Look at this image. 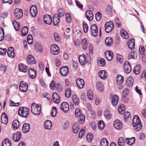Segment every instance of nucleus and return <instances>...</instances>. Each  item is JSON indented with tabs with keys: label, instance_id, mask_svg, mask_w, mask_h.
I'll use <instances>...</instances> for the list:
<instances>
[{
	"label": "nucleus",
	"instance_id": "nucleus-7",
	"mask_svg": "<svg viewBox=\"0 0 146 146\" xmlns=\"http://www.w3.org/2000/svg\"><path fill=\"white\" fill-rule=\"evenodd\" d=\"M90 32L91 35L95 37L98 34V29L96 25L94 24L91 25Z\"/></svg>",
	"mask_w": 146,
	"mask_h": 146
},
{
	"label": "nucleus",
	"instance_id": "nucleus-20",
	"mask_svg": "<svg viewBox=\"0 0 146 146\" xmlns=\"http://www.w3.org/2000/svg\"><path fill=\"white\" fill-rule=\"evenodd\" d=\"M28 73L30 78L32 79L34 78L36 76V72L34 68H29Z\"/></svg>",
	"mask_w": 146,
	"mask_h": 146
},
{
	"label": "nucleus",
	"instance_id": "nucleus-13",
	"mask_svg": "<svg viewBox=\"0 0 146 146\" xmlns=\"http://www.w3.org/2000/svg\"><path fill=\"white\" fill-rule=\"evenodd\" d=\"M30 13L31 15L34 17H35L37 13V9L35 5H32L30 9Z\"/></svg>",
	"mask_w": 146,
	"mask_h": 146
},
{
	"label": "nucleus",
	"instance_id": "nucleus-29",
	"mask_svg": "<svg viewBox=\"0 0 146 146\" xmlns=\"http://www.w3.org/2000/svg\"><path fill=\"white\" fill-rule=\"evenodd\" d=\"M120 34L121 36L125 39H128L129 38L128 34L123 29H122L120 30Z\"/></svg>",
	"mask_w": 146,
	"mask_h": 146
},
{
	"label": "nucleus",
	"instance_id": "nucleus-11",
	"mask_svg": "<svg viewBox=\"0 0 146 146\" xmlns=\"http://www.w3.org/2000/svg\"><path fill=\"white\" fill-rule=\"evenodd\" d=\"M22 10L21 9H17L15 11V15L16 18L19 19L23 16Z\"/></svg>",
	"mask_w": 146,
	"mask_h": 146
},
{
	"label": "nucleus",
	"instance_id": "nucleus-39",
	"mask_svg": "<svg viewBox=\"0 0 146 146\" xmlns=\"http://www.w3.org/2000/svg\"><path fill=\"white\" fill-rule=\"evenodd\" d=\"M35 49L38 52H41L43 50L42 46L39 43H36L35 45Z\"/></svg>",
	"mask_w": 146,
	"mask_h": 146
},
{
	"label": "nucleus",
	"instance_id": "nucleus-53",
	"mask_svg": "<svg viewBox=\"0 0 146 146\" xmlns=\"http://www.w3.org/2000/svg\"><path fill=\"white\" fill-rule=\"evenodd\" d=\"M84 31L85 33H87L88 30V26L84 21L83 22Z\"/></svg>",
	"mask_w": 146,
	"mask_h": 146
},
{
	"label": "nucleus",
	"instance_id": "nucleus-45",
	"mask_svg": "<svg viewBox=\"0 0 146 146\" xmlns=\"http://www.w3.org/2000/svg\"><path fill=\"white\" fill-rule=\"evenodd\" d=\"M19 123L18 120H15L13 121L12 126L14 129H17L19 127Z\"/></svg>",
	"mask_w": 146,
	"mask_h": 146
},
{
	"label": "nucleus",
	"instance_id": "nucleus-17",
	"mask_svg": "<svg viewBox=\"0 0 146 146\" xmlns=\"http://www.w3.org/2000/svg\"><path fill=\"white\" fill-rule=\"evenodd\" d=\"M124 68L125 71L127 74L130 72L131 71V67L130 63L128 61H126L124 63Z\"/></svg>",
	"mask_w": 146,
	"mask_h": 146
},
{
	"label": "nucleus",
	"instance_id": "nucleus-54",
	"mask_svg": "<svg viewBox=\"0 0 146 146\" xmlns=\"http://www.w3.org/2000/svg\"><path fill=\"white\" fill-rule=\"evenodd\" d=\"M98 63L100 66H103L106 64L105 60L104 58H101L100 60L98 62Z\"/></svg>",
	"mask_w": 146,
	"mask_h": 146
},
{
	"label": "nucleus",
	"instance_id": "nucleus-6",
	"mask_svg": "<svg viewBox=\"0 0 146 146\" xmlns=\"http://www.w3.org/2000/svg\"><path fill=\"white\" fill-rule=\"evenodd\" d=\"M114 27V25L111 21L107 22L105 25V30L107 33L111 32Z\"/></svg>",
	"mask_w": 146,
	"mask_h": 146
},
{
	"label": "nucleus",
	"instance_id": "nucleus-62",
	"mask_svg": "<svg viewBox=\"0 0 146 146\" xmlns=\"http://www.w3.org/2000/svg\"><path fill=\"white\" fill-rule=\"evenodd\" d=\"M135 54V52H132L128 56L129 59L133 58L135 59L137 56Z\"/></svg>",
	"mask_w": 146,
	"mask_h": 146
},
{
	"label": "nucleus",
	"instance_id": "nucleus-1",
	"mask_svg": "<svg viewBox=\"0 0 146 146\" xmlns=\"http://www.w3.org/2000/svg\"><path fill=\"white\" fill-rule=\"evenodd\" d=\"M132 125L135 127V129L137 131H139L142 128V124L138 115H135L134 116L133 119Z\"/></svg>",
	"mask_w": 146,
	"mask_h": 146
},
{
	"label": "nucleus",
	"instance_id": "nucleus-16",
	"mask_svg": "<svg viewBox=\"0 0 146 146\" xmlns=\"http://www.w3.org/2000/svg\"><path fill=\"white\" fill-rule=\"evenodd\" d=\"M21 137V133L20 131H17L13 135V139L15 142H17L20 140Z\"/></svg>",
	"mask_w": 146,
	"mask_h": 146
},
{
	"label": "nucleus",
	"instance_id": "nucleus-14",
	"mask_svg": "<svg viewBox=\"0 0 146 146\" xmlns=\"http://www.w3.org/2000/svg\"><path fill=\"white\" fill-rule=\"evenodd\" d=\"M44 21L46 24L50 25L52 21L51 16L47 14L45 15L44 17Z\"/></svg>",
	"mask_w": 146,
	"mask_h": 146
},
{
	"label": "nucleus",
	"instance_id": "nucleus-63",
	"mask_svg": "<svg viewBox=\"0 0 146 146\" xmlns=\"http://www.w3.org/2000/svg\"><path fill=\"white\" fill-rule=\"evenodd\" d=\"M7 52V49L6 48H0V54L4 55Z\"/></svg>",
	"mask_w": 146,
	"mask_h": 146
},
{
	"label": "nucleus",
	"instance_id": "nucleus-43",
	"mask_svg": "<svg viewBox=\"0 0 146 146\" xmlns=\"http://www.w3.org/2000/svg\"><path fill=\"white\" fill-rule=\"evenodd\" d=\"M105 126V124L103 121L100 120L98 123V126L99 129L100 130H103L104 129Z\"/></svg>",
	"mask_w": 146,
	"mask_h": 146
},
{
	"label": "nucleus",
	"instance_id": "nucleus-3",
	"mask_svg": "<svg viewBox=\"0 0 146 146\" xmlns=\"http://www.w3.org/2000/svg\"><path fill=\"white\" fill-rule=\"evenodd\" d=\"M75 116L80 118L78 122L80 124L83 123L85 120V116L84 114H82V111L79 108L76 109L75 111Z\"/></svg>",
	"mask_w": 146,
	"mask_h": 146
},
{
	"label": "nucleus",
	"instance_id": "nucleus-44",
	"mask_svg": "<svg viewBox=\"0 0 146 146\" xmlns=\"http://www.w3.org/2000/svg\"><path fill=\"white\" fill-rule=\"evenodd\" d=\"M97 89L100 91H102L104 89V87L102 83L100 82H98L96 84Z\"/></svg>",
	"mask_w": 146,
	"mask_h": 146
},
{
	"label": "nucleus",
	"instance_id": "nucleus-15",
	"mask_svg": "<svg viewBox=\"0 0 146 146\" xmlns=\"http://www.w3.org/2000/svg\"><path fill=\"white\" fill-rule=\"evenodd\" d=\"M60 17L57 14H54L53 17V23L54 26H57L60 22Z\"/></svg>",
	"mask_w": 146,
	"mask_h": 146
},
{
	"label": "nucleus",
	"instance_id": "nucleus-59",
	"mask_svg": "<svg viewBox=\"0 0 146 146\" xmlns=\"http://www.w3.org/2000/svg\"><path fill=\"white\" fill-rule=\"evenodd\" d=\"M124 139L122 137L119 138V146H124Z\"/></svg>",
	"mask_w": 146,
	"mask_h": 146
},
{
	"label": "nucleus",
	"instance_id": "nucleus-9",
	"mask_svg": "<svg viewBox=\"0 0 146 146\" xmlns=\"http://www.w3.org/2000/svg\"><path fill=\"white\" fill-rule=\"evenodd\" d=\"M50 50L52 53L54 55H56L59 53V48L57 45L53 44L51 46Z\"/></svg>",
	"mask_w": 146,
	"mask_h": 146
},
{
	"label": "nucleus",
	"instance_id": "nucleus-28",
	"mask_svg": "<svg viewBox=\"0 0 146 146\" xmlns=\"http://www.w3.org/2000/svg\"><path fill=\"white\" fill-rule=\"evenodd\" d=\"M30 125L29 124L27 123H25L24 124L23 126V131L24 133L28 132L30 130Z\"/></svg>",
	"mask_w": 146,
	"mask_h": 146
},
{
	"label": "nucleus",
	"instance_id": "nucleus-55",
	"mask_svg": "<svg viewBox=\"0 0 146 146\" xmlns=\"http://www.w3.org/2000/svg\"><path fill=\"white\" fill-rule=\"evenodd\" d=\"M7 67L5 65L2 64L0 66V71L2 72L3 73H4L6 71Z\"/></svg>",
	"mask_w": 146,
	"mask_h": 146
},
{
	"label": "nucleus",
	"instance_id": "nucleus-21",
	"mask_svg": "<svg viewBox=\"0 0 146 146\" xmlns=\"http://www.w3.org/2000/svg\"><path fill=\"white\" fill-rule=\"evenodd\" d=\"M134 80L133 77L131 76H129L127 79L126 82V84L127 86L131 87L133 84Z\"/></svg>",
	"mask_w": 146,
	"mask_h": 146
},
{
	"label": "nucleus",
	"instance_id": "nucleus-52",
	"mask_svg": "<svg viewBox=\"0 0 146 146\" xmlns=\"http://www.w3.org/2000/svg\"><path fill=\"white\" fill-rule=\"evenodd\" d=\"M129 90L127 88H125L123 92V96L124 98L127 96L129 94Z\"/></svg>",
	"mask_w": 146,
	"mask_h": 146
},
{
	"label": "nucleus",
	"instance_id": "nucleus-35",
	"mask_svg": "<svg viewBox=\"0 0 146 146\" xmlns=\"http://www.w3.org/2000/svg\"><path fill=\"white\" fill-rule=\"evenodd\" d=\"M80 127L78 124L77 123H74L73 126V130L75 133H77L79 130Z\"/></svg>",
	"mask_w": 146,
	"mask_h": 146
},
{
	"label": "nucleus",
	"instance_id": "nucleus-64",
	"mask_svg": "<svg viewBox=\"0 0 146 146\" xmlns=\"http://www.w3.org/2000/svg\"><path fill=\"white\" fill-rule=\"evenodd\" d=\"M95 17L97 21H100L101 18V13L99 12H98L96 14Z\"/></svg>",
	"mask_w": 146,
	"mask_h": 146
},
{
	"label": "nucleus",
	"instance_id": "nucleus-23",
	"mask_svg": "<svg viewBox=\"0 0 146 146\" xmlns=\"http://www.w3.org/2000/svg\"><path fill=\"white\" fill-rule=\"evenodd\" d=\"M99 75L100 78L102 79L105 80L107 78L108 74L105 70H101L99 71Z\"/></svg>",
	"mask_w": 146,
	"mask_h": 146
},
{
	"label": "nucleus",
	"instance_id": "nucleus-25",
	"mask_svg": "<svg viewBox=\"0 0 146 146\" xmlns=\"http://www.w3.org/2000/svg\"><path fill=\"white\" fill-rule=\"evenodd\" d=\"M19 69L20 72L25 73L27 71L28 67L24 64H20L19 65Z\"/></svg>",
	"mask_w": 146,
	"mask_h": 146
},
{
	"label": "nucleus",
	"instance_id": "nucleus-48",
	"mask_svg": "<svg viewBox=\"0 0 146 146\" xmlns=\"http://www.w3.org/2000/svg\"><path fill=\"white\" fill-rule=\"evenodd\" d=\"M100 144L101 146H108V143L107 139L104 138L101 139Z\"/></svg>",
	"mask_w": 146,
	"mask_h": 146
},
{
	"label": "nucleus",
	"instance_id": "nucleus-37",
	"mask_svg": "<svg viewBox=\"0 0 146 146\" xmlns=\"http://www.w3.org/2000/svg\"><path fill=\"white\" fill-rule=\"evenodd\" d=\"M131 114L130 112L127 111L124 114V120L125 122H127L131 119Z\"/></svg>",
	"mask_w": 146,
	"mask_h": 146
},
{
	"label": "nucleus",
	"instance_id": "nucleus-58",
	"mask_svg": "<svg viewBox=\"0 0 146 146\" xmlns=\"http://www.w3.org/2000/svg\"><path fill=\"white\" fill-rule=\"evenodd\" d=\"M87 96L88 98L90 100H92L93 99V93L91 90L88 91V92Z\"/></svg>",
	"mask_w": 146,
	"mask_h": 146
},
{
	"label": "nucleus",
	"instance_id": "nucleus-5",
	"mask_svg": "<svg viewBox=\"0 0 146 146\" xmlns=\"http://www.w3.org/2000/svg\"><path fill=\"white\" fill-rule=\"evenodd\" d=\"M29 114V109L25 107H21L18 111V114L21 117L26 118Z\"/></svg>",
	"mask_w": 146,
	"mask_h": 146
},
{
	"label": "nucleus",
	"instance_id": "nucleus-41",
	"mask_svg": "<svg viewBox=\"0 0 146 146\" xmlns=\"http://www.w3.org/2000/svg\"><path fill=\"white\" fill-rule=\"evenodd\" d=\"M28 32V28L27 26L23 27L22 29L21 35L22 36H26Z\"/></svg>",
	"mask_w": 146,
	"mask_h": 146
},
{
	"label": "nucleus",
	"instance_id": "nucleus-30",
	"mask_svg": "<svg viewBox=\"0 0 146 146\" xmlns=\"http://www.w3.org/2000/svg\"><path fill=\"white\" fill-rule=\"evenodd\" d=\"M1 121L2 123L6 124L8 122V117L4 113H3L1 117Z\"/></svg>",
	"mask_w": 146,
	"mask_h": 146
},
{
	"label": "nucleus",
	"instance_id": "nucleus-2",
	"mask_svg": "<svg viewBox=\"0 0 146 146\" xmlns=\"http://www.w3.org/2000/svg\"><path fill=\"white\" fill-rule=\"evenodd\" d=\"M31 111L35 115H39L41 112V106L40 104H36L35 102L33 103L31 106Z\"/></svg>",
	"mask_w": 146,
	"mask_h": 146
},
{
	"label": "nucleus",
	"instance_id": "nucleus-46",
	"mask_svg": "<svg viewBox=\"0 0 146 146\" xmlns=\"http://www.w3.org/2000/svg\"><path fill=\"white\" fill-rule=\"evenodd\" d=\"M2 146H11V142L8 139H5L2 143Z\"/></svg>",
	"mask_w": 146,
	"mask_h": 146
},
{
	"label": "nucleus",
	"instance_id": "nucleus-42",
	"mask_svg": "<svg viewBox=\"0 0 146 146\" xmlns=\"http://www.w3.org/2000/svg\"><path fill=\"white\" fill-rule=\"evenodd\" d=\"M72 100L76 106H78L79 104V100L76 95H74L72 97Z\"/></svg>",
	"mask_w": 146,
	"mask_h": 146
},
{
	"label": "nucleus",
	"instance_id": "nucleus-61",
	"mask_svg": "<svg viewBox=\"0 0 146 146\" xmlns=\"http://www.w3.org/2000/svg\"><path fill=\"white\" fill-rule=\"evenodd\" d=\"M27 41L28 43L31 44H32L33 42V37L31 35H29L27 37Z\"/></svg>",
	"mask_w": 146,
	"mask_h": 146
},
{
	"label": "nucleus",
	"instance_id": "nucleus-32",
	"mask_svg": "<svg viewBox=\"0 0 146 146\" xmlns=\"http://www.w3.org/2000/svg\"><path fill=\"white\" fill-rule=\"evenodd\" d=\"M118 97L117 95H115L112 97V103L113 105L116 106L117 104L118 101Z\"/></svg>",
	"mask_w": 146,
	"mask_h": 146
},
{
	"label": "nucleus",
	"instance_id": "nucleus-36",
	"mask_svg": "<svg viewBox=\"0 0 146 146\" xmlns=\"http://www.w3.org/2000/svg\"><path fill=\"white\" fill-rule=\"evenodd\" d=\"M141 71L140 65L137 64L133 70L134 73L136 75L139 74Z\"/></svg>",
	"mask_w": 146,
	"mask_h": 146
},
{
	"label": "nucleus",
	"instance_id": "nucleus-4",
	"mask_svg": "<svg viewBox=\"0 0 146 146\" xmlns=\"http://www.w3.org/2000/svg\"><path fill=\"white\" fill-rule=\"evenodd\" d=\"M78 59L80 63L82 65H84L86 63H90L91 61V57L89 55L86 57L84 54L80 55Z\"/></svg>",
	"mask_w": 146,
	"mask_h": 146
},
{
	"label": "nucleus",
	"instance_id": "nucleus-40",
	"mask_svg": "<svg viewBox=\"0 0 146 146\" xmlns=\"http://www.w3.org/2000/svg\"><path fill=\"white\" fill-rule=\"evenodd\" d=\"M81 44L83 49L84 50H86L87 46V40L86 38H84L83 39L81 42Z\"/></svg>",
	"mask_w": 146,
	"mask_h": 146
},
{
	"label": "nucleus",
	"instance_id": "nucleus-8",
	"mask_svg": "<svg viewBox=\"0 0 146 146\" xmlns=\"http://www.w3.org/2000/svg\"><path fill=\"white\" fill-rule=\"evenodd\" d=\"M28 88V84L25 82L22 81L21 82L19 85V90L21 92H25Z\"/></svg>",
	"mask_w": 146,
	"mask_h": 146
},
{
	"label": "nucleus",
	"instance_id": "nucleus-38",
	"mask_svg": "<svg viewBox=\"0 0 146 146\" xmlns=\"http://www.w3.org/2000/svg\"><path fill=\"white\" fill-rule=\"evenodd\" d=\"M13 25L15 30L17 31H19L20 28V23L17 22L15 20H14L13 22Z\"/></svg>",
	"mask_w": 146,
	"mask_h": 146
},
{
	"label": "nucleus",
	"instance_id": "nucleus-26",
	"mask_svg": "<svg viewBox=\"0 0 146 146\" xmlns=\"http://www.w3.org/2000/svg\"><path fill=\"white\" fill-rule=\"evenodd\" d=\"M8 56L11 58H13L15 56L14 49L13 47L9 48L7 51Z\"/></svg>",
	"mask_w": 146,
	"mask_h": 146
},
{
	"label": "nucleus",
	"instance_id": "nucleus-18",
	"mask_svg": "<svg viewBox=\"0 0 146 146\" xmlns=\"http://www.w3.org/2000/svg\"><path fill=\"white\" fill-rule=\"evenodd\" d=\"M105 55L108 61L111 60L113 57V52L109 50H106L105 52Z\"/></svg>",
	"mask_w": 146,
	"mask_h": 146
},
{
	"label": "nucleus",
	"instance_id": "nucleus-33",
	"mask_svg": "<svg viewBox=\"0 0 146 146\" xmlns=\"http://www.w3.org/2000/svg\"><path fill=\"white\" fill-rule=\"evenodd\" d=\"M105 43L108 46H110L113 43L112 38L110 37H107L105 40Z\"/></svg>",
	"mask_w": 146,
	"mask_h": 146
},
{
	"label": "nucleus",
	"instance_id": "nucleus-10",
	"mask_svg": "<svg viewBox=\"0 0 146 146\" xmlns=\"http://www.w3.org/2000/svg\"><path fill=\"white\" fill-rule=\"evenodd\" d=\"M68 68L67 66H62L60 70V74L63 76H66L68 72Z\"/></svg>",
	"mask_w": 146,
	"mask_h": 146
},
{
	"label": "nucleus",
	"instance_id": "nucleus-24",
	"mask_svg": "<svg viewBox=\"0 0 146 146\" xmlns=\"http://www.w3.org/2000/svg\"><path fill=\"white\" fill-rule=\"evenodd\" d=\"M127 45L129 49L131 50L134 49L135 46V39L133 38L129 40L127 42Z\"/></svg>",
	"mask_w": 146,
	"mask_h": 146
},
{
	"label": "nucleus",
	"instance_id": "nucleus-34",
	"mask_svg": "<svg viewBox=\"0 0 146 146\" xmlns=\"http://www.w3.org/2000/svg\"><path fill=\"white\" fill-rule=\"evenodd\" d=\"M125 141L126 143L128 145H131L134 143L135 141V139L134 137H132L131 139L126 138Z\"/></svg>",
	"mask_w": 146,
	"mask_h": 146
},
{
	"label": "nucleus",
	"instance_id": "nucleus-56",
	"mask_svg": "<svg viewBox=\"0 0 146 146\" xmlns=\"http://www.w3.org/2000/svg\"><path fill=\"white\" fill-rule=\"evenodd\" d=\"M71 94V90L70 88H68L66 90L65 92V96L67 98L70 97Z\"/></svg>",
	"mask_w": 146,
	"mask_h": 146
},
{
	"label": "nucleus",
	"instance_id": "nucleus-19",
	"mask_svg": "<svg viewBox=\"0 0 146 146\" xmlns=\"http://www.w3.org/2000/svg\"><path fill=\"white\" fill-rule=\"evenodd\" d=\"M76 83L78 87L80 89L82 88L85 85L84 80L80 78H78L77 79Z\"/></svg>",
	"mask_w": 146,
	"mask_h": 146
},
{
	"label": "nucleus",
	"instance_id": "nucleus-50",
	"mask_svg": "<svg viewBox=\"0 0 146 146\" xmlns=\"http://www.w3.org/2000/svg\"><path fill=\"white\" fill-rule=\"evenodd\" d=\"M52 111L51 113V115L52 117H55L57 113V108L55 107H53L52 108Z\"/></svg>",
	"mask_w": 146,
	"mask_h": 146
},
{
	"label": "nucleus",
	"instance_id": "nucleus-12",
	"mask_svg": "<svg viewBox=\"0 0 146 146\" xmlns=\"http://www.w3.org/2000/svg\"><path fill=\"white\" fill-rule=\"evenodd\" d=\"M69 107L68 104L67 102H64L62 103L60 106L61 110L64 112L66 113L69 109Z\"/></svg>",
	"mask_w": 146,
	"mask_h": 146
},
{
	"label": "nucleus",
	"instance_id": "nucleus-60",
	"mask_svg": "<svg viewBox=\"0 0 146 146\" xmlns=\"http://www.w3.org/2000/svg\"><path fill=\"white\" fill-rule=\"evenodd\" d=\"M104 115L108 119H110L111 117L110 112L108 110H106L105 111Z\"/></svg>",
	"mask_w": 146,
	"mask_h": 146
},
{
	"label": "nucleus",
	"instance_id": "nucleus-22",
	"mask_svg": "<svg viewBox=\"0 0 146 146\" xmlns=\"http://www.w3.org/2000/svg\"><path fill=\"white\" fill-rule=\"evenodd\" d=\"M28 63L30 64H33L36 62V60L32 55H29L27 57Z\"/></svg>",
	"mask_w": 146,
	"mask_h": 146
},
{
	"label": "nucleus",
	"instance_id": "nucleus-31",
	"mask_svg": "<svg viewBox=\"0 0 146 146\" xmlns=\"http://www.w3.org/2000/svg\"><path fill=\"white\" fill-rule=\"evenodd\" d=\"M52 126V123L50 120H47L44 123V128L46 129H50Z\"/></svg>",
	"mask_w": 146,
	"mask_h": 146
},
{
	"label": "nucleus",
	"instance_id": "nucleus-27",
	"mask_svg": "<svg viewBox=\"0 0 146 146\" xmlns=\"http://www.w3.org/2000/svg\"><path fill=\"white\" fill-rule=\"evenodd\" d=\"M54 102L56 104L58 103L60 101L59 96L56 93H54L52 95Z\"/></svg>",
	"mask_w": 146,
	"mask_h": 146
},
{
	"label": "nucleus",
	"instance_id": "nucleus-47",
	"mask_svg": "<svg viewBox=\"0 0 146 146\" xmlns=\"http://www.w3.org/2000/svg\"><path fill=\"white\" fill-rule=\"evenodd\" d=\"M125 108L124 105L123 104H121L119 106V113L123 114L125 113Z\"/></svg>",
	"mask_w": 146,
	"mask_h": 146
},
{
	"label": "nucleus",
	"instance_id": "nucleus-51",
	"mask_svg": "<svg viewBox=\"0 0 146 146\" xmlns=\"http://www.w3.org/2000/svg\"><path fill=\"white\" fill-rule=\"evenodd\" d=\"M4 29L0 27V41H2L4 39Z\"/></svg>",
	"mask_w": 146,
	"mask_h": 146
},
{
	"label": "nucleus",
	"instance_id": "nucleus-49",
	"mask_svg": "<svg viewBox=\"0 0 146 146\" xmlns=\"http://www.w3.org/2000/svg\"><path fill=\"white\" fill-rule=\"evenodd\" d=\"M66 20L68 23H70L72 21V19L70 14L69 13H67L66 14Z\"/></svg>",
	"mask_w": 146,
	"mask_h": 146
},
{
	"label": "nucleus",
	"instance_id": "nucleus-57",
	"mask_svg": "<svg viewBox=\"0 0 146 146\" xmlns=\"http://www.w3.org/2000/svg\"><path fill=\"white\" fill-rule=\"evenodd\" d=\"M58 14H57L60 17L63 16L64 15V10L63 8H60L58 11Z\"/></svg>",
	"mask_w": 146,
	"mask_h": 146
}]
</instances>
